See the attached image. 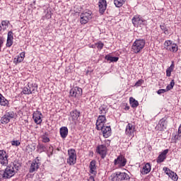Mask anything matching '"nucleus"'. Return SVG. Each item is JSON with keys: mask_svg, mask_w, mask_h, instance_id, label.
I'll use <instances>...</instances> for the list:
<instances>
[{"mask_svg": "<svg viewBox=\"0 0 181 181\" xmlns=\"http://www.w3.org/2000/svg\"><path fill=\"white\" fill-rule=\"evenodd\" d=\"M93 15V12L90 10H86L81 13L80 16V22L81 25H86V23H88V21L91 19Z\"/></svg>", "mask_w": 181, "mask_h": 181, "instance_id": "obj_5", "label": "nucleus"}, {"mask_svg": "<svg viewBox=\"0 0 181 181\" xmlns=\"http://www.w3.org/2000/svg\"><path fill=\"white\" fill-rule=\"evenodd\" d=\"M171 69H175V62L173 61L172 62V64H171V65H170V66Z\"/></svg>", "mask_w": 181, "mask_h": 181, "instance_id": "obj_49", "label": "nucleus"}, {"mask_svg": "<svg viewBox=\"0 0 181 181\" xmlns=\"http://www.w3.org/2000/svg\"><path fill=\"white\" fill-rule=\"evenodd\" d=\"M99 13L100 15H103L107 9V1L106 0H99L98 1Z\"/></svg>", "mask_w": 181, "mask_h": 181, "instance_id": "obj_16", "label": "nucleus"}, {"mask_svg": "<svg viewBox=\"0 0 181 181\" xmlns=\"http://www.w3.org/2000/svg\"><path fill=\"white\" fill-rule=\"evenodd\" d=\"M88 181H95V180L94 179V177L91 175L90 177H89Z\"/></svg>", "mask_w": 181, "mask_h": 181, "instance_id": "obj_48", "label": "nucleus"}, {"mask_svg": "<svg viewBox=\"0 0 181 181\" xmlns=\"http://www.w3.org/2000/svg\"><path fill=\"white\" fill-rule=\"evenodd\" d=\"M68 156L69 158H67V164L70 166L76 165V162H77V153H76V150L74 148L69 149Z\"/></svg>", "mask_w": 181, "mask_h": 181, "instance_id": "obj_3", "label": "nucleus"}, {"mask_svg": "<svg viewBox=\"0 0 181 181\" xmlns=\"http://www.w3.org/2000/svg\"><path fill=\"white\" fill-rule=\"evenodd\" d=\"M160 28L163 30L165 35H169V30H168V28H166V25H160Z\"/></svg>", "mask_w": 181, "mask_h": 181, "instance_id": "obj_36", "label": "nucleus"}, {"mask_svg": "<svg viewBox=\"0 0 181 181\" xmlns=\"http://www.w3.org/2000/svg\"><path fill=\"white\" fill-rule=\"evenodd\" d=\"M14 63L16 64H18V63H22V62H23V59L22 58L20 57L19 55H18L15 59H14Z\"/></svg>", "mask_w": 181, "mask_h": 181, "instance_id": "obj_34", "label": "nucleus"}, {"mask_svg": "<svg viewBox=\"0 0 181 181\" xmlns=\"http://www.w3.org/2000/svg\"><path fill=\"white\" fill-rule=\"evenodd\" d=\"M145 40H136L132 46L134 53H139L145 47Z\"/></svg>", "mask_w": 181, "mask_h": 181, "instance_id": "obj_4", "label": "nucleus"}, {"mask_svg": "<svg viewBox=\"0 0 181 181\" xmlns=\"http://www.w3.org/2000/svg\"><path fill=\"white\" fill-rule=\"evenodd\" d=\"M28 87L30 88V90L28 91L27 90V93L28 92L30 93L31 94H35V93L37 91V83H28Z\"/></svg>", "mask_w": 181, "mask_h": 181, "instance_id": "obj_21", "label": "nucleus"}, {"mask_svg": "<svg viewBox=\"0 0 181 181\" xmlns=\"http://www.w3.org/2000/svg\"><path fill=\"white\" fill-rule=\"evenodd\" d=\"M59 132L62 138H66L67 135H69V129L66 127H62Z\"/></svg>", "mask_w": 181, "mask_h": 181, "instance_id": "obj_23", "label": "nucleus"}, {"mask_svg": "<svg viewBox=\"0 0 181 181\" xmlns=\"http://www.w3.org/2000/svg\"><path fill=\"white\" fill-rule=\"evenodd\" d=\"M70 95L78 98L83 95V89L81 88L75 87L70 90Z\"/></svg>", "mask_w": 181, "mask_h": 181, "instance_id": "obj_12", "label": "nucleus"}, {"mask_svg": "<svg viewBox=\"0 0 181 181\" xmlns=\"http://www.w3.org/2000/svg\"><path fill=\"white\" fill-rule=\"evenodd\" d=\"M8 25V21H3L0 25L1 29H6V25Z\"/></svg>", "mask_w": 181, "mask_h": 181, "instance_id": "obj_38", "label": "nucleus"}, {"mask_svg": "<svg viewBox=\"0 0 181 181\" xmlns=\"http://www.w3.org/2000/svg\"><path fill=\"white\" fill-rule=\"evenodd\" d=\"M96 153L100 155L102 159L107 156V146L104 144L98 145L96 148Z\"/></svg>", "mask_w": 181, "mask_h": 181, "instance_id": "obj_10", "label": "nucleus"}, {"mask_svg": "<svg viewBox=\"0 0 181 181\" xmlns=\"http://www.w3.org/2000/svg\"><path fill=\"white\" fill-rule=\"evenodd\" d=\"M173 43V41L172 40H166L164 42V48L166 50H168V49L170 47V46H172V44Z\"/></svg>", "mask_w": 181, "mask_h": 181, "instance_id": "obj_30", "label": "nucleus"}, {"mask_svg": "<svg viewBox=\"0 0 181 181\" xmlns=\"http://www.w3.org/2000/svg\"><path fill=\"white\" fill-rule=\"evenodd\" d=\"M18 56L23 60L25 59V52H21Z\"/></svg>", "mask_w": 181, "mask_h": 181, "instance_id": "obj_45", "label": "nucleus"}, {"mask_svg": "<svg viewBox=\"0 0 181 181\" xmlns=\"http://www.w3.org/2000/svg\"><path fill=\"white\" fill-rule=\"evenodd\" d=\"M36 160L37 162H40V160L39 159V157H37L35 160Z\"/></svg>", "mask_w": 181, "mask_h": 181, "instance_id": "obj_51", "label": "nucleus"}, {"mask_svg": "<svg viewBox=\"0 0 181 181\" xmlns=\"http://www.w3.org/2000/svg\"><path fill=\"white\" fill-rule=\"evenodd\" d=\"M95 45H96L97 48L99 50H103V48L104 47V43H103V42L100 41L98 43H96Z\"/></svg>", "mask_w": 181, "mask_h": 181, "instance_id": "obj_35", "label": "nucleus"}, {"mask_svg": "<svg viewBox=\"0 0 181 181\" xmlns=\"http://www.w3.org/2000/svg\"><path fill=\"white\" fill-rule=\"evenodd\" d=\"M81 114L80 111L74 110L70 112L69 117L71 118L73 122H77V121H78V118H80Z\"/></svg>", "mask_w": 181, "mask_h": 181, "instance_id": "obj_14", "label": "nucleus"}, {"mask_svg": "<svg viewBox=\"0 0 181 181\" xmlns=\"http://www.w3.org/2000/svg\"><path fill=\"white\" fill-rule=\"evenodd\" d=\"M129 103L132 108H136V107L139 105V103H138V100H135V98H129Z\"/></svg>", "mask_w": 181, "mask_h": 181, "instance_id": "obj_27", "label": "nucleus"}, {"mask_svg": "<svg viewBox=\"0 0 181 181\" xmlns=\"http://www.w3.org/2000/svg\"><path fill=\"white\" fill-rule=\"evenodd\" d=\"M115 166L117 168H124L127 165V158L122 155L117 156V159H115L114 161Z\"/></svg>", "mask_w": 181, "mask_h": 181, "instance_id": "obj_9", "label": "nucleus"}, {"mask_svg": "<svg viewBox=\"0 0 181 181\" xmlns=\"http://www.w3.org/2000/svg\"><path fill=\"white\" fill-rule=\"evenodd\" d=\"M170 74H172V72L167 69L166 70V76H167V77H170Z\"/></svg>", "mask_w": 181, "mask_h": 181, "instance_id": "obj_46", "label": "nucleus"}, {"mask_svg": "<svg viewBox=\"0 0 181 181\" xmlns=\"http://www.w3.org/2000/svg\"><path fill=\"white\" fill-rule=\"evenodd\" d=\"M105 60H107V62H110V63L117 62L119 60L118 57H112L110 54L105 55Z\"/></svg>", "mask_w": 181, "mask_h": 181, "instance_id": "obj_25", "label": "nucleus"}, {"mask_svg": "<svg viewBox=\"0 0 181 181\" xmlns=\"http://www.w3.org/2000/svg\"><path fill=\"white\" fill-rule=\"evenodd\" d=\"M7 39L13 40V32L8 31L7 35Z\"/></svg>", "mask_w": 181, "mask_h": 181, "instance_id": "obj_41", "label": "nucleus"}, {"mask_svg": "<svg viewBox=\"0 0 181 181\" xmlns=\"http://www.w3.org/2000/svg\"><path fill=\"white\" fill-rule=\"evenodd\" d=\"M33 118L34 119V122L37 125L42 124V112L40 111L37 110L33 113Z\"/></svg>", "mask_w": 181, "mask_h": 181, "instance_id": "obj_15", "label": "nucleus"}, {"mask_svg": "<svg viewBox=\"0 0 181 181\" xmlns=\"http://www.w3.org/2000/svg\"><path fill=\"white\" fill-rule=\"evenodd\" d=\"M37 148L40 149V151L45 152L46 151V147L43 144H38L37 145Z\"/></svg>", "mask_w": 181, "mask_h": 181, "instance_id": "obj_42", "label": "nucleus"}, {"mask_svg": "<svg viewBox=\"0 0 181 181\" xmlns=\"http://www.w3.org/2000/svg\"><path fill=\"white\" fill-rule=\"evenodd\" d=\"M151 163H147L141 170V175H148L149 172H151Z\"/></svg>", "mask_w": 181, "mask_h": 181, "instance_id": "obj_22", "label": "nucleus"}, {"mask_svg": "<svg viewBox=\"0 0 181 181\" xmlns=\"http://www.w3.org/2000/svg\"><path fill=\"white\" fill-rule=\"evenodd\" d=\"M110 181L129 180V175L126 173L117 172L112 173L109 177Z\"/></svg>", "mask_w": 181, "mask_h": 181, "instance_id": "obj_2", "label": "nucleus"}, {"mask_svg": "<svg viewBox=\"0 0 181 181\" xmlns=\"http://www.w3.org/2000/svg\"><path fill=\"white\" fill-rule=\"evenodd\" d=\"M4 45V40H2V37H0V50H1V47H2Z\"/></svg>", "mask_w": 181, "mask_h": 181, "instance_id": "obj_47", "label": "nucleus"}, {"mask_svg": "<svg viewBox=\"0 0 181 181\" xmlns=\"http://www.w3.org/2000/svg\"><path fill=\"white\" fill-rule=\"evenodd\" d=\"M125 2H127V0H114V4L117 8H121Z\"/></svg>", "mask_w": 181, "mask_h": 181, "instance_id": "obj_29", "label": "nucleus"}, {"mask_svg": "<svg viewBox=\"0 0 181 181\" xmlns=\"http://www.w3.org/2000/svg\"><path fill=\"white\" fill-rule=\"evenodd\" d=\"M28 91V92H27ZM28 91H30V89L29 88V83H28V87H24L23 89V94H25L27 95H30V92H28Z\"/></svg>", "mask_w": 181, "mask_h": 181, "instance_id": "obj_32", "label": "nucleus"}, {"mask_svg": "<svg viewBox=\"0 0 181 181\" xmlns=\"http://www.w3.org/2000/svg\"><path fill=\"white\" fill-rule=\"evenodd\" d=\"M107 122V118L105 117V115H99L97 120H96V129L98 131H101L103 129V127L105 126V124Z\"/></svg>", "mask_w": 181, "mask_h": 181, "instance_id": "obj_7", "label": "nucleus"}, {"mask_svg": "<svg viewBox=\"0 0 181 181\" xmlns=\"http://www.w3.org/2000/svg\"><path fill=\"white\" fill-rule=\"evenodd\" d=\"M158 124L161 128H165V127H166V121H165V119H160L159 121Z\"/></svg>", "mask_w": 181, "mask_h": 181, "instance_id": "obj_37", "label": "nucleus"}, {"mask_svg": "<svg viewBox=\"0 0 181 181\" xmlns=\"http://www.w3.org/2000/svg\"><path fill=\"white\" fill-rule=\"evenodd\" d=\"M125 110H129V106L126 107Z\"/></svg>", "mask_w": 181, "mask_h": 181, "instance_id": "obj_52", "label": "nucleus"}, {"mask_svg": "<svg viewBox=\"0 0 181 181\" xmlns=\"http://www.w3.org/2000/svg\"><path fill=\"white\" fill-rule=\"evenodd\" d=\"M173 87H175V81L172 80L171 82L170 83V85L167 86L166 88L167 90H172V88H173Z\"/></svg>", "mask_w": 181, "mask_h": 181, "instance_id": "obj_33", "label": "nucleus"}, {"mask_svg": "<svg viewBox=\"0 0 181 181\" xmlns=\"http://www.w3.org/2000/svg\"><path fill=\"white\" fill-rule=\"evenodd\" d=\"M167 70L172 73L173 71V68H170V66Z\"/></svg>", "mask_w": 181, "mask_h": 181, "instance_id": "obj_50", "label": "nucleus"}, {"mask_svg": "<svg viewBox=\"0 0 181 181\" xmlns=\"http://www.w3.org/2000/svg\"><path fill=\"white\" fill-rule=\"evenodd\" d=\"M168 149L164 150L157 158V163H162L166 159V155H168Z\"/></svg>", "mask_w": 181, "mask_h": 181, "instance_id": "obj_19", "label": "nucleus"}, {"mask_svg": "<svg viewBox=\"0 0 181 181\" xmlns=\"http://www.w3.org/2000/svg\"><path fill=\"white\" fill-rule=\"evenodd\" d=\"M100 131H102L104 138L111 136V127L103 126L102 127V129H100Z\"/></svg>", "mask_w": 181, "mask_h": 181, "instance_id": "obj_17", "label": "nucleus"}, {"mask_svg": "<svg viewBox=\"0 0 181 181\" xmlns=\"http://www.w3.org/2000/svg\"><path fill=\"white\" fill-rule=\"evenodd\" d=\"M47 132H46L45 135L42 136V142H44L45 144H47V142H50V139L47 137Z\"/></svg>", "mask_w": 181, "mask_h": 181, "instance_id": "obj_31", "label": "nucleus"}, {"mask_svg": "<svg viewBox=\"0 0 181 181\" xmlns=\"http://www.w3.org/2000/svg\"><path fill=\"white\" fill-rule=\"evenodd\" d=\"M142 83H144V80L140 79V80H139L137 82H136V83H135L134 86H135L136 87H139V86H142Z\"/></svg>", "mask_w": 181, "mask_h": 181, "instance_id": "obj_44", "label": "nucleus"}, {"mask_svg": "<svg viewBox=\"0 0 181 181\" xmlns=\"http://www.w3.org/2000/svg\"><path fill=\"white\" fill-rule=\"evenodd\" d=\"M136 131V127L134 124H132V123H128V124L126 126L125 129V134L127 136H132V138H134L135 136V132Z\"/></svg>", "mask_w": 181, "mask_h": 181, "instance_id": "obj_8", "label": "nucleus"}, {"mask_svg": "<svg viewBox=\"0 0 181 181\" xmlns=\"http://www.w3.org/2000/svg\"><path fill=\"white\" fill-rule=\"evenodd\" d=\"M12 146H19L21 145V143L18 140H14L11 141Z\"/></svg>", "mask_w": 181, "mask_h": 181, "instance_id": "obj_40", "label": "nucleus"}, {"mask_svg": "<svg viewBox=\"0 0 181 181\" xmlns=\"http://www.w3.org/2000/svg\"><path fill=\"white\" fill-rule=\"evenodd\" d=\"M40 167V162L37 160H33L30 166V170H29L30 173H33V172H36Z\"/></svg>", "mask_w": 181, "mask_h": 181, "instance_id": "obj_18", "label": "nucleus"}, {"mask_svg": "<svg viewBox=\"0 0 181 181\" xmlns=\"http://www.w3.org/2000/svg\"><path fill=\"white\" fill-rule=\"evenodd\" d=\"M89 168H90V173H91V175H97V171H96L97 165L95 160L90 161Z\"/></svg>", "mask_w": 181, "mask_h": 181, "instance_id": "obj_20", "label": "nucleus"}, {"mask_svg": "<svg viewBox=\"0 0 181 181\" xmlns=\"http://www.w3.org/2000/svg\"><path fill=\"white\" fill-rule=\"evenodd\" d=\"M132 23L134 26H139V25H146V21L140 17L139 15H136L132 18Z\"/></svg>", "mask_w": 181, "mask_h": 181, "instance_id": "obj_11", "label": "nucleus"}, {"mask_svg": "<svg viewBox=\"0 0 181 181\" xmlns=\"http://www.w3.org/2000/svg\"><path fill=\"white\" fill-rule=\"evenodd\" d=\"M15 117V112L13 111L7 112L6 114L1 118V123L6 125L9 124L11 119H13Z\"/></svg>", "mask_w": 181, "mask_h": 181, "instance_id": "obj_6", "label": "nucleus"}, {"mask_svg": "<svg viewBox=\"0 0 181 181\" xmlns=\"http://www.w3.org/2000/svg\"><path fill=\"white\" fill-rule=\"evenodd\" d=\"M107 111H108V109L105 105H103L99 107V114L101 115H105L107 114Z\"/></svg>", "mask_w": 181, "mask_h": 181, "instance_id": "obj_28", "label": "nucleus"}, {"mask_svg": "<svg viewBox=\"0 0 181 181\" xmlns=\"http://www.w3.org/2000/svg\"><path fill=\"white\" fill-rule=\"evenodd\" d=\"M9 155L5 150H0V165L6 166L5 170H0V180H6L13 177L21 169V163L18 161L11 162L9 165Z\"/></svg>", "mask_w": 181, "mask_h": 181, "instance_id": "obj_1", "label": "nucleus"}, {"mask_svg": "<svg viewBox=\"0 0 181 181\" xmlns=\"http://www.w3.org/2000/svg\"><path fill=\"white\" fill-rule=\"evenodd\" d=\"M13 45V40H10L7 38L6 46V47H11Z\"/></svg>", "mask_w": 181, "mask_h": 181, "instance_id": "obj_39", "label": "nucleus"}, {"mask_svg": "<svg viewBox=\"0 0 181 181\" xmlns=\"http://www.w3.org/2000/svg\"><path fill=\"white\" fill-rule=\"evenodd\" d=\"M168 50L169 52H172L173 53H176L179 50V47L177 44L173 42Z\"/></svg>", "mask_w": 181, "mask_h": 181, "instance_id": "obj_26", "label": "nucleus"}, {"mask_svg": "<svg viewBox=\"0 0 181 181\" xmlns=\"http://www.w3.org/2000/svg\"><path fill=\"white\" fill-rule=\"evenodd\" d=\"M166 91H168V88H166V89H160L157 91V94H165V93H166Z\"/></svg>", "mask_w": 181, "mask_h": 181, "instance_id": "obj_43", "label": "nucleus"}, {"mask_svg": "<svg viewBox=\"0 0 181 181\" xmlns=\"http://www.w3.org/2000/svg\"><path fill=\"white\" fill-rule=\"evenodd\" d=\"M0 105L2 107H8L9 105V101L2 95V94L0 93Z\"/></svg>", "mask_w": 181, "mask_h": 181, "instance_id": "obj_24", "label": "nucleus"}, {"mask_svg": "<svg viewBox=\"0 0 181 181\" xmlns=\"http://www.w3.org/2000/svg\"><path fill=\"white\" fill-rule=\"evenodd\" d=\"M163 170H164V172L166 173V175H168V176H169V177H170V179H172V180L177 181V179H179L177 174H176V173L170 170L169 168L164 167L163 168Z\"/></svg>", "mask_w": 181, "mask_h": 181, "instance_id": "obj_13", "label": "nucleus"}]
</instances>
